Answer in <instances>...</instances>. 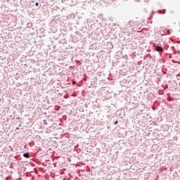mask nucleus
Returning a JSON list of instances; mask_svg holds the SVG:
<instances>
[{
	"label": "nucleus",
	"instance_id": "12",
	"mask_svg": "<svg viewBox=\"0 0 180 180\" xmlns=\"http://www.w3.org/2000/svg\"><path fill=\"white\" fill-rule=\"evenodd\" d=\"M117 53H118V54H120V53H122V51H118Z\"/></svg>",
	"mask_w": 180,
	"mask_h": 180
},
{
	"label": "nucleus",
	"instance_id": "10",
	"mask_svg": "<svg viewBox=\"0 0 180 180\" xmlns=\"http://www.w3.org/2000/svg\"><path fill=\"white\" fill-rule=\"evenodd\" d=\"M36 6H39V3H35Z\"/></svg>",
	"mask_w": 180,
	"mask_h": 180
},
{
	"label": "nucleus",
	"instance_id": "6",
	"mask_svg": "<svg viewBox=\"0 0 180 180\" xmlns=\"http://www.w3.org/2000/svg\"><path fill=\"white\" fill-rule=\"evenodd\" d=\"M43 124H44L45 126L47 125V120H43Z\"/></svg>",
	"mask_w": 180,
	"mask_h": 180
},
{
	"label": "nucleus",
	"instance_id": "3",
	"mask_svg": "<svg viewBox=\"0 0 180 180\" xmlns=\"http://www.w3.org/2000/svg\"><path fill=\"white\" fill-rule=\"evenodd\" d=\"M22 157H24L25 158H30V153L28 152L24 153L22 154Z\"/></svg>",
	"mask_w": 180,
	"mask_h": 180
},
{
	"label": "nucleus",
	"instance_id": "2",
	"mask_svg": "<svg viewBox=\"0 0 180 180\" xmlns=\"http://www.w3.org/2000/svg\"><path fill=\"white\" fill-rule=\"evenodd\" d=\"M127 49L129 50L130 53H136V51H134L136 49H134V46H129L127 47Z\"/></svg>",
	"mask_w": 180,
	"mask_h": 180
},
{
	"label": "nucleus",
	"instance_id": "15",
	"mask_svg": "<svg viewBox=\"0 0 180 180\" xmlns=\"http://www.w3.org/2000/svg\"><path fill=\"white\" fill-rule=\"evenodd\" d=\"M89 49L91 50V47H89Z\"/></svg>",
	"mask_w": 180,
	"mask_h": 180
},
{
	"label": "nucleus",
	"instance_id": "16",
	"mask_svg": "<svg viewBox=\"0 0 180 180\" xmlns=\"http://www.w3.org/2000/svg\"><path fill=\"white\" fill-rule=\"evenodd\" d=\"M17 119H19V117H18Z\"/></svg>",
	"mask_w": 180,
	"mask_h": 180
},
{
	"label": "nucleus",
	"instance_id": "14",
	"mask_svg": "<svg viewBox=\"0 0 180 180\" xmlns=\"http://www.w3.org/2000/svg\"><path fill=\"white\" fill-rule=\"evenodd\" d=\"M103 51V53H106V51Z\"/></svg>",
	"mask_w": 180,
	"mask_h": 180
},
{
	"label": "nucleus",
	"instance_id": "7",
	"mask_svg": "<svg viewBox=\"0 0 180 180\" xmlns=\"http://www.w3.org/2000/svg\"><path fill=\"white\" fill-rule=\"evenodd\" d=\"M118 123H119V121H117V120H115V121L114 122V124H115V125L117 124Z\"/></svg>",
	"mask_w": 180,
	"mask_h": 180
},
{
	"label": "nucleus",
	"instance_id": "11",
	"mask_svg": "<svg viewBox=\"0 0 180 180\" xmlns=\"http://www.w3.org/2000/svg\"><path fill=\"white\" fill-rule=\"evenodd\" d=\"M18 127H22V124H20L18 125Z\"/></svg>",
	"mask_w": 180,
	"mask_h": 180
},
{
	"label": "nucleus",
	"instance_id": "4",
	"mask_svg": "<svg viewBox=\"0 0 180 180\" xmlns=\"http://www.w3.org/2000/svg\"><path fill=\"white\" fill-rule=\"evenodd\" d=\"M53 50L55 53H57V51H58V47L60 46H53Z\"/></svg>",
	"mask_w": 180,
	"mask_h": 180
},
{
	"label": "nucleus",
	"instance_id": "1",
	"mask_svg": "<svg viewBox=\"0 0 180 180\" xmlns=\"http://www.w3.org/2000/svg\"><path fill=\"white\" fill-rule=\"evenodd\" d=\"M155 51H158V53H164V48L161 46H155Z\"/></svg>",
	"mask_w": 180,
	"mask_h": 180
},
{
	"label": "nucleus",
	"instance_id": "9",
	"mask_svg": "<svg viewBox=\"0 0 180 180\" xmlns=\"http://www.w3.org/2000/svg\"><path fill=\"white\" fill-rule=\"evenodd\" d=\"M171 49H172V50H175V47L174 46H172Z\"/></svg>",
	"mask_w": 180,
	"mask_h": 180
},
{
	"label": "nucleus",
	"instance_id": "8",
	"mask_svg": "<svg viewBox=\"0 0 180 180\" xmlns=\"http://www.w3.org/2000/svg\"><path fill=\"white\" fill-rule=\"evenodd\" d=\"M123 58H126V60H127V55L124 56Z\"/></svg>",
	"mask_w": 180,
	"mask_h": 180
},
{
	"label": "nucleus",
	"instance_id": "5",
	"mask_svg": "<svg viewBox=\"0 0 180 180\" xmlns=\"http://www.w3.org/2000/svg\"><path fill=\"white\" fill-rule=\"evenodd\" d=\"M129 26H134V21H129Z\"/></svg>",
	"mask_w": 180,
	"mask_h": 180
},
{
	"label": "nucleus",
	"instance_id": "13",
	"mask_svg": "<svg viewBox=\"0 0 180 180\" xmlns=\"http://www.w3.org/2000/svg\"><path fill=\"white\" fill-rule=\"evenodd\" d=\"M16 130H19V127H17V128H16Z\"/></svg>",
	"mask_w": 180,
	"mask_h": 180
}]
</instances>
